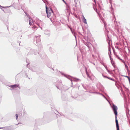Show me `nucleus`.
Instances as JSON below:
<instances>
[{
	"label": "nucleus",
	"mask_w": 130,
	"mask_h": 130,
	"mask_svg": "<svg viewBox=\"0 0 130 130\" xmlns=\"http://www.w3.org/2000/svg\"><path fill=\"white\" fill-rule=\"evenodd\" d=\"M19 86V85H11L10 86V87L11 88H16L18 87Z\"/></svg>",
	"instance_id": "obj_3"
},
{
	"label": "nucleus",
	"mask_w": 130,
	"mask_h": 130,
	"mask_svg": "<svg viewBox=\"0 0 130 130\" xmlns=\"http://www.w3.org/2000/svg\"><path fill=\"white\" fill-rule=\"evenodd\" d=\"M117 57L119 59H120V58L119 57H118V56H117Z\"/></svg>",
	"instance_id": "obj_13"
},
{
	"label": "nucleus",
	"mask_w": 130,
	"mask_h": 130,
	"mask_svg": "<svg viewBox=\"0 0 130 130\" xmlns=\"http://www.w3.org/2000/svg\"><path fill=\"white\" fill-rule=\"evenodd\" d=\"M107 78H108L109 79L111 80H113V81L114 80L113 79H112V78H110V77H107Z\"/></svg>",
	"instance_id": "obj_8"
},
{
	"label": "nucleus",
	"mask_w": 130,
	"mask_h": 130,
	"mask_svg": "<svg viewBox=\"0 0 130 130\" xmlns=\"http://www.w3.org/2000/svg\"><path fill=\"white\" fill-rule=\"evenodd\" d=\"M46 12L47 14V17L49 18L52 12V9L51 8H49L47 6L46 7Z\"/></svg>",
	"instance_id": "obj_2"
},
{
	"label": "nucleus",
	"mask_w": 130,
	"mask_h": 130,
	"mask_svg": "<svg viewBox=\"0 0 130 130\" xmlns=\"http://www.w3.org/2000/svg\"><path fill=\"white\" fill-rule=\"evenodd\" d=\"M110 60H111V63H112V65L114 67L115 66V62L113 61H112V59L111 58H110Z\"/></svg>",
	"instance_id": "obj_6"
},
{
	"label": "nucleus",
	"mask_w": 130,
	"mask_h": 130,
	"mask_svg": "<svg viewBox=\"0 0 130 130\" xmlns=\"http://www.w3.org/2000/svg\"><path fill=\"white\" fill-rule=\"evenodd\" d=\"M125 67L126 68V69L127 70V71H128V66L127 65H126L125 64Z\"/></svg>",
	"instance_id": "obj_7"
},
{
	"label": "nucleus",
	"mask_w": 130,
	"mask_h": 130,
	"mask_svg": "<svg viewBox=\"0 0 130 130\" xmlns=\"http://www.w3.org/2000/svg\"><path fill=\"white\" fill-rule=\"evenodd\" d=\"M112 108L115 115L116 123L117 127V130H119V127L118 124V121L117 119V110L118 108L117 106H115L114 105H113Z\"/></svg>",
	"instance_id": "obj_1"
},
{
	"label": "nucleus",
	"mask_w": 130,
	"mask_h": 130,
	"mask_svg": "<svg viewBox=\"0 0 130 130\" xmlns=\"http://www.w3.org/2000/svg\"><path fill=\"white\" fill-rule=\"evenodd\" d=\"M37 39H39V40L40 41V38L39 37H37Z\"/></svg>",
	"instance_id": "obj_11"
},
{
	"label": "nucleus",
	"mask_w": 130,
	"mask_h": 130,
	"mask_svg": "<svg viewBox=\"0 0 130 130\" xmlns=\"http://www.w3.org/2000/svg\"><path fill=\"white\" fill-rule=\"evenodd\" d=\"M86 73H88V72H87V69H86Z\"/></svg>",
	"instance_id": "obj_12"
},
{
	"label": "nucleus",
	"mask_w": 130,
	"mask_h": 130,
	"mask_svg": "<svg viewBox=\"0 0 130 130\" xmlns=\"http://www.w3.org/2000/svg\"><path fill=\"white\" fill-rule=\"evenodd\" d=\"M83 21L84 23L87 24V23L86 19L85 18L84 16L83 17Z\"/></svg>",
	"instance_id": "obj_5"
},
{
	"label": "nucleus",
	"mask_w": 130,
	"mask_h": 130,
	"mask_svg": "<svg viewBox=\"0 0 130 130\" xmlns=\"http://www.w3.org/2000/svg\"><path fill=\"white\" fill-rule=\"evenodd\" d=\"M1 128H0V129H1Z\"/></svg>",
	"instance_id": "obj_16"
},
{
	"label": "nucleus",
	"mask_w": 130,
	"mask_h": 130,
	"mask_svg": "<svg viewBox=\"0 0 130 130\" xmlns=\"http://www.w3.org/2000/svg\"><path fill=\"white\" fill-rule=\"evenodd\" d=\"M125 76L126 77H128V78H129V77H128L127 76Z\"/></svg>",
	"instance_id": "obj_14"
},
{
	"label": "nucleus",
	"mask_w": 130,
	"mask_h": 130,
	"mask_svg": "<svg viewBox=\"0 0 130 130\" xmlns=\"http://www.w3.org/2000/svg\"><path fill=\"white\" fill-rule=\"evenodd\" d=\"M86 73V74H87V75L90 78V76H89V75L88 73Z\"/></svg>",
	"instance_id": "obj_10"
},
{
	"label": "nucleus",
	"mask_w": 130,
	"mask_h": 130,
	"mask_svg": "<svg viewBox=\"0 0 130 130\" xmlns=\"http://www.w3.org/2000/svg\"><path fill=\"white\" fill-rule=\"evenodd\" d=\"M16 118L17 120L18 117V115L17 114H16Z\"/></svg>",
	"instance_id": "obj_9"
},
{
	"label": "nucleus",
	"mask_w": 130,
	"mask_h": 130,
	"mask_svg": "<svg viewBox=\"0 0 130 130\" xmlns=\"http://www.w3.org/2000/svg\"><path fill=\"white\" fill-rule=\"evenodd\" d=\"M29 24L30 25H32L33 23L32 19L31 18H29Z\"/></svg>",
	"instance_id": "obj_4"
},
{
	"label": "nucleus",
	"mask_w": 130,
	"mask_h": 130,
	"mask_svg": "<svg viewBox=\"0 0 130 130\" xmlns=\"http://www.w3.org/2000/svg\"><path fill=\"white\" fill-rule=\"evenodd\" d=\"M62 1H64V0H62Z\"/></svg>",
	"instance_id": "obj_15"
}]
</instances>
